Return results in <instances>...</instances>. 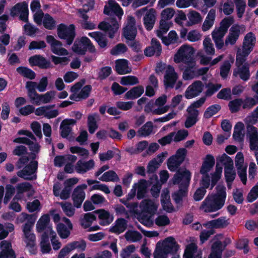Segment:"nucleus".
I'll return each instance as SVG.
<instances>
[{
	"instance_id": "obj_30",
	"label": "nucleus",
	"mask_w": 258,
	"mask_h": 258,
	"mask_svg": "<svg viewBox=\"0 0 258 258\" xmlns=\"http://www.w3.org/2000/svg\"><path fill=\"white\" fill-rule=\"evenodd\" d=\"M127 228V221L123 218H118L115 222V225L110 227L109 232L119 234Z\"/></svg>"
},
{
	"instance_id": "obj_3",
	"label": "nucleus",
	"mask_w": 258,
	"mask_h": 258,
	"mask_svg": "<svg viewBox=\"0 0 258 258\" xmlns=\"http://www.w3.org/2000/svg\"><path fill=\"white\" fill-rule=\"evenodd\" d=\"M258 118L252 113V116L247 117V136L249 140V147L251 150H258V131L256 127L253 126L256 123Z\"/></svg>"
},
{
	"instance_id": "obj_24",
	"label": "nucleus",
	"mask_w": 258,
	"mask_h": 258,
	"mask_svg": "<svg viewBox=\"0 0 258 258\" xmlns=\"http://www.w3.org/2000/svg\"><path fill=\"white\" fill-rule=\"evenodd\" d=\"M234 61V58L231 55L228 57V59L225 60L220 67V76L222 79L226 80L230 73L231 64Z\"/></svg>"
},
{
	"instance_id": "obj_20",
	"label": "nucleus",
	"mask_w": 258,
	"mask_h": 258,
	"mask_svg": "<svg viewBox=\"0 0 258 258\" xmlns=\"http://www.w3.org/2000/svg\"><path fill=\"white\" fill-rule=\"evenodd\" d=\"M178 78L177 73L174 69L171 66H168L164 76V85L166 88L174 87L175 82Z\"/></svg>"
},
{
	"instance_id": "obj_35",
	"label": "nucleus",
	"mask_w": 258,
	"mask_h": 258,
	"mask_svg": "<svg viewBox=\"0 0 258 258\" xmlns=\"http://www.w3.org/2000/svg\"><path fill=\"white\" fill-rule=\"evenodd\" d=\"M215 16L216 10L213 9H211L202 25V28L203 31H207L213 26Z\"/></svg>"
},
{
	"instance_id": "obj_62",
	"label": "nucleus",
	"mask_w": 258,
	"mask_h": 258,
	"mask_svg": "<svg viewBox=\"0 0 258 258\" xmlns=\"http://www.w3.org/2000/svg\"><path fill=\"white\" fill-rule=\"evenodd\" d=\"M233 22L234 20L232 17H226L221 21L219 28L226 33L229 27L233 24Z\"/></svg>"
},
{
	"instance_id": "obj_52",
	"label": "nucleus",
	"mask_w": 258,
	"mask_h": 258,
	"mask_svg": "<svg viewBox=\"0 0 258 258\" xmlns=\"http://www.w3.org/2000/svg\"><path fill=\"white\" fill-rule=\"evenodd\" d=\"M139 83L138 78L135 76H127L121 78L120 84L124 86L135 85Z\"/></svg>"
},
{
	"instance_id": "obj_22",
	"label": "nucleus",
	"mask_w": 258,
	"mask_h": 258,
	"mask_svg": "<svg viewBox=\"0 0 258 258\" xmlns=\"http://www.w3.org/2000/svg\"><path fill=\"white\" fill-rule=\"evenodd\" d=\"M2 250L0 252V258H16L15 251L12 248L11 243L3 240L1 243Z\"/></svg>"
},
{
	"instance_id": "obj_34",
	"label": "nucleus",
	"mask_w": 258,
	"mask_h": 258,
	"mask_svg": "<svg viewBox=\"0 0 258 258\" xmlns=\"http://www.w3.org/2000/svg\"><path fill=\"white\" fill-rule=\"evenodd\" d=\"M115 71L118 74L124 75L131 71L128 69V61L125 59H119L115 61Z\"/></svg>"
},
{
	"instance_id": "obj_6",
	"label": "nucleus",
	"mask_w": 258,
	"mask_h": 258,
	"mask_svg": "<svg viewBox=\"0 0 258 258\" xmlns=\"http://www.w3.org/2000/svg\"><path fill=\"white\" fill-rule=\"evenodd\" d=\"M57 34L60 39L66 40L67 45H71L76 35L75 26L74 24L67 26L61 23L57 26Z\"/></svg>"
},
{
	"instance_id": "obj_11",
	"label": "nucleus",
	"mask_w": 258,
	"mask_h": 258,
	"mask_svg": "<svg viewBox=\"0 0 258 258\" xmlns=\"http://www.w3.org/2000/svg\"><path fill=\"white\" fill-rule=\"evenodd\" d=\"M192 54L191 47L187 45H183L174 55V61L176 63L190 62V61L194 60L191 56Z\"/></svg>"
},
{
	"instance_id": "obj_26",
	"label": "nucleus",
	"mask_w": 258,
	"mask_h": 258,
	"mask_svg": "<svg viewBox=\"0 0 258 258\" xmlns=\"http://www.w3.org/2000/svg\"><path fill=\"white\" fill-rule=\"evenodd\" d=\"M88 35L97 43L100 48L107 47L108 42L105 34L100 31H95L89 32Z\"/></svg>"
},
{
	"instance_id": "obj_63",
	"label": "nucleus",
	"mask_w": 258,
	"mask_h": 258,
	"mask_svg": "<svg viewBox=\"0 0 258 258\" xmlns=\"http://www.w3.org/2000/svg\"><path fill=\"white\" fill-rule=\"evenodd\" d=\"M217 162L221 163L225 167H233V162L232 159L225 153H223L217 159Z\"/></svg>"
},
{
	"instance_id": "obj_4",
	"label": "nucleus",
	"mask_w": 258,
	"mask_h": 258,
	"mask_svg": "<svg viewBox=\"0 0 258 258\" xmlns=\"http://www.w3.org/2000/svg\"><path fill=\"white\" fill-rule=\"evenodd\" d=\"M247 57L236 56L235 66L236 68L233 70V76L238 75L243 81H248L250 77L249 71L250 64L246 62Z\"/></svg>"
},
{
	"instance_id": "obj_44",
	"label": "nucleus",
	"mask_w": 258,
	"mask_h": 258,
	"mask_svg": "<svg viewBox=\"0 0 258 258\" xmlns=\"http://www.w3.org/2000/svg\"><path fill=\"white\" fill-rule=\"evenodd\" d=\"M137 198L138 200H141L145 197L147 192V181L145 179L140 180L139 184H137Z\"/></svg>"
},
{
	"instance_id": "obj_64",
	"label": "nucleus",
	"mask_w": 258,
	"mask_h": 258,
	"mask_svg": "<svg viewBox=\"0 0 258 258\" xmlns=\"http://www.w3.org/2000/svg\"><path fill=\"white\" fill-rule=\"evenodd\" d=\"M217 98L219 99L229 100L231 99V90L230 88L221 89L217 94Z\"/></svg>"
},
{
	"instance_id": "obj_40",
	"label": "nucleus",
	"mask_w": 258,
	"mask_h": 258,
	"mask_svg": "<svg viewBox=\"0 0 258 258\" xmlns=\"http://www.w3.org/2000/svg\"><path fill=\"white\" fill-rule=\"evenodd\" d=\"M50 222V217L48 214L42 215L39 219L36 224V229L38 232H42L46 229Z\"/></svg>"
},
{
	"instance_id": "obj_42",
	"label": "nucleus",
	"mask_w": 258,
	"mask_h": 258,
	"mask_svg": "<svg viewBox=\"0 0 258 258\" xmlns=\"http://www.w3.org/2000/svg\"><path fill=\"white\" fill-rule=\"evenodd\" d=\"M100 180L108 182V181H118L119 178L116 173L113 170H109L105 172L103 174L99 177Z\"/></svg>"
},
{
	"instance_id": "obj_50",
	"label": "nucleus",
	"mask_w": 258,
	"mask_h": 258,
	"mask_svg": "<svg viewBox=\"0 0 258 258\" xmlns=\"http://www.w3.org/2000/svg\"><path fill=\"white\" fill-rule=\"evenodd\" d=\"M44 27L48 30H53L56 26V21L49 14H46L43 20Z\"/></svg>"
},
{
	"instance_id": "obj_48",
	"label": "nucleus",
	"mask_w": 258,
	"mask_h": 258,
	"mask_svg": "<svg viewBox=\"0 0 258 258\" xmlns=\"http://www.w3.org/2000/svg\"><path fill=\"white\" fill-rule=\"evenodd\" d=\"M125 239L128 241L133 242L140 241L142 238V234L138 231H127L124 234Z\"/></svg>"
},
{
	"instance_id": "obj_56",
	"label": "nucleus",
	"mask_w": 258,
	"mask_h": 258,
	"mask_svg": "<svg viewBox=\"0 0 258 258\" xmlns=\"http://www.w3.org/2000/svg\"><path fill=\"white\" fill-rule=\"evenodd\" d=\"M67 245L71 251L75 249H78L81 251H84L86 247V243L84 240H82L80 241H73L68 244Z\"/></svg>"
},
{
	"instance_id": "obj_41",
	"label": "nucleus",
	"mask_w": 258,
	"mask_h": 258,
	"mask_svg": "<svg viewBox=\"0 0 258 258\" xmlns=\"http://www.w3.org/2000/svg\"><path fill=\"white\" fill-rule=\"evenodd\" d=\"M98 117L97 113L89 114L87 118V124L88 131L90 134H93L95 133L96 130L98 128V124L96 118Z\"/></svg>"
},
{
	"instance_id": "obj_18",
	"label": "nucleus",
	"mask_w": 258,
	"mask_h": 258,
	"mask_svg": "<svg viewBox=\"0 0 258 258\" xmlns=\"http://www.w3.org/2000/svg\"><path fill=\"white\" fill-rule=\"evenodd\" d=\"M161 51L162 46L159 41L155 38H153L151 40V46L145 48L144 53L147 56H152L154 55L159 56Z\"/></svg>"
},
{
	"instance_id": "obj_29",
	"label": "nucleus",
	"mask_w": 258,
	"mask_h": 258,
	"mask_svg": "<svg viewBox=\"0 0 258 258\" xmlns=\"http://www.w3.org/2000/svg\"><path fill=\"white\" fill-rule=\"evenodd\" d=\"M229 222L226 217H221L217 219L212 220L204 224L203 225L207 228H224L228 226Z\"/></svg>"
},
{
	"instance_id": "obj_32",
	"label": "nucleus",
	"mask_w": 258,
	"mask_h": 258,
	"mask_svg": "<svg viewBox=\"0 0 258 258\" xmlns=\"http://www.w3.org/2000/svg\"><path fill=\"white\" fill-rule=\"evenodd\" d=\"M144 88L142 85L134 87L128 91L125 94L124 97L127 100H134L141 97L144 93Z\"/></svg>"
},
{
	"instance_id": "obj_27",
	"label": "nucleus",
	"mask_w": 258,
	"mask_h": 258,
	"mask_svg": "<svg viewBox=\"0 0 258 258\" xmlns=\"http://www.w3.org/2000/svg\"><path fill=\"white\" fill-rule=\"evenodd\" d=\"M94 213L98 214V218L100 220L99 224L101 226L108 225L113 221V217L108 211L104 209H98L94 211Z\"/></svg>"
},
{
	"instance_id": "obj_58",
	"label": "nucleus",
	"mask_w": 258,
	"mask_h": 258,
	"mask_svg": "<svg viewBox=\"0 0 258 258\" xmlns=\"http://www.w3.org/2000/svg\"><path fill=\"white\" fill-rule=\"evenodd\" d=\"M224 175L226 181L233 182L236 176L235 172L233 170V166L225 167Z\"/></svg>"
},
{
	"instance_id": "obj_54",
	"label": "nucleus",
	"mask_w": 258,
	"mask_h": 258,
	"mask_svg": "<svg viewBox=\"0 0 258 258\" xmlns=\"http://www.w3.org/2000/svg\"><path fill=\"white\" fill-rule=\"evenodd\" d=\"M236 6L237 16L238 18L242 17L246 7V4L244 0H233Z\"/></svg>"
},
{
	"instance_id": "obj_12",
	"label": "nucleus",
	"mask_w": 258,
	"mask_h": 258,
	"mask_svg": "<svg viewBox=\"0 0 258 258\" xmlns=\"http://www.w3.org/2000/svg\"><path fill=\"white\" fill-rule=\"evenodd\" d=\"M137 34L136 27V21L134 17L130 16L127 19V24L123 29L122 35L127 40H135Z\"/></svg>"
},
{
	"instance_id": "obj_51",
	"label": "nucleus",
	"mask_w": 258,
	"mask_h": 258,
	"mask_svg": "<svg viewBox=\"0 0 258 258\" xmlns=\"http://www.w3.org/2000/svg\"><path fill=\"white\" fill-rule=\"evenodd\" d=\"M221 108V106L219 104L212 105L206 109L204 113V117L205 118H209L216 114Z\"/></svg>"
},
{
	"instance_id": "obj_9",
	"label": "nucleus",
	"mask_w": 258,
	"mask_h": 258,
	"mask_svg": "<svg viewBox=\"0 0 258 258\" xmlns=\"http://www.w3.org/2000/svg\"><path fill=\"white\" fill-rule=\"evenodd\" d=\"M224 204L225 201L213 195L208 196L203 201L200 209L206 213L216 212L222 209Z\"/></svg>"
},
{
	"instance_id": "obj_33",
	"label": "nucleus",
	"mask_w": 258,
	"mask_h": 258,
	"mask_svg": "<svg viewBox=\"0 0 258 258\" xmlns=\"http://www.w3.org/2000/svg\"><path fill=\"white\" fill-rule=\"evenodd\" d=\"M223 248L221 241L217 240L213 243L211 247V253L208 258H222Z\"/></svg>"
},
{
	"instance_id": "obj_31",
	"label": "nucleus",
	"mask_w": 258,
	"mask_h": 258,
	"mask_svg": "<svg viewBox=\"0 0 258 258\" xmlns=\"http://www.w3.org/2000/svg\"><path fill=\"white\" fill-rule=\"evenodd\" d=\"M55 94L56 92L55 91H48L45 94L39 95L38 94L32 103L38 105L40 104L41 102L43 103H49L54 97Z\"/></svg>"
},
{
	"instance_id": "obj_28",
	"label": "nucleus",
	"mask_w": 258,
	"mask_h": 258,
	"mask_svg": "<svg viewBox=\"0 0 258 258\" xmlns=\"http://www.w3.org/2000/svg\"><path fill=\"white\" fill-rule=\"evenodd\" d=\"M215 161L214 156L211 154H208L205 158L200 172L203 175L204 174H208V172L212 169L215 165Z\"/></svg>"
},
{
	"instance_id": "obj_23",
	"label": "nucleus",
	"mask_w": 258,
	"mask_h": 258,
	"mask_svg": "<svg viewBox=\"0 0 258 258\" xmlns=\"http://www.w3.org/2000/svg\"><path fill=\"white\" fill-rule=\"evenodd\" d=\"M156 20V11L151 8L147 11L143 19L144 25L147 31H151L153 28Z\"/></svg>"
},
{
	"instance_id": "obj_19",
	"label": "nucleus",
	"mask_w": 258,
	"mask_h": 258,
	"mask_svg": "<svg viewBox=\"0 0 258 258\" xmlns=\"http://www.w3.org/2000/svg\"><path fill=\"white\" fill-rule=\"evenodd\" d=\"M108 5V6L105 5L104 7V14L108 16L114 14L117 17L121 16L123 15L122 9L114 0H109Z\"/></svg>"
},
{
	"instance_id": "obj_21",
	"label": "nucleus",
	"mask_w": 258,
	"mask_h": 258,
	"mask_svg": "<svg viewBox=\"0 0 258 258\" xmlns=\"http://www.w3.org/2000/svg\"><path fill=\"white\" fill-rule=\"evenodd\" d=\"M241 26L244 27L243 25L240 26L238 24H234L232 26L229 30V33L225 39V43L226 45L228 44L234 45L236 43L240 34Z\"/></svg>"
},
{
	"instance_id": "obj_5",
	"label": "nucleus",
	"mask_w": 258,
	"mask_h": 258,
	"mask_svg": "<svg viewBox=\"0 0 258 258\" xmlns=\"http://www.w3.org/2000/svg\"><path fill=\"white\" fill-rule=\"evenodd\" d=\"M73 51L79 55H85L88 50L91 53H95L96 48L91 40L86 36L76 40L72 46Z\"/></svg>"
},
{
	"instance_id": "obj_46",
	"label": "nucleus",
	"mask_w": 258,
	"mask_h": 258,
	"mask_svg": "<svg viewBox=\"0 0 258 258\" xmlns=\"http://www.w3.org/2000/svg\"><path fill=\"white\" fill-rule=\"evenodd\" d=\"M242 98H236L229 101L228 105L229 110L232 113L238 112L240 109V107L242 106Z\"/></svg>"
},
{
	"instance_id": "obj_16",
	"label": "nucleus",
	"mask_w": 258,
	"mask_h": 258,
	"mask_svg": "<svg viewBox=\"0 0 258 258\" xmlns=\"http://www.w3.org/2000/svg\"><path fill=\"white\" fill-rule=\"evenodd\" d=\"M46 42L50 45L51 51L55 54L58 55H67L68 51L64 48L61 47L62 43L55 39L52 35H47L46 37Z\"/></svg>"
},
{
	"instance_id": "obj_59",
	"label": "nucleus",
	"mask_w": 258,
	"mask_h": 258,
	"mask_svg": "<svg viewBox=\"0 0 258 258\" xmlns=\"http://www.w3.org/2000/svg\"><path fill=\"white\" fill-rule=\"evenodd\" d=\"M176 5L179 8H186L191 5L196 8L197 0H177Z\"/></svg>"
},
{
	"instance_id": "obj_36",
	"label": "nucleus",
	"mask_w": 258,
	"mask_h": 258,
	"mask_svg": "<svg viewBox=\"0 0 258 258\" xmlns=\"http://www.w3.org/2000/svg\"><path fill=\"white\" fill-rule=\"evenodd\" d=\"M95 213H87L84 214L83 218L80 220V224L82 227L84 229L89 228L92 222L96 219Z\"/></svg>"
},
{
	"instance_id": "obj_43",
	"label": "nucleus",
	"mask_w": 258,
	"mask_h": 258,
	"mask_svg": "<svg viewBox=\"0 0 258 258\" xmlns=\"http://www.w3.org/2000/svg\"><path fill=\"white\" fill-rule=\"evenodd\" d=\"M17 72L21 75L30 80H33L36 77L35 73L31 69L25 67H19Z\"/></svg>"
},
{
	"instance_id": "obj_57",
	"label": "nucleus",
	"mask_w": 258,
	"mask_h": 258,
	"mask_svg": "<svg viewBox=\"0 0 258 258\" xmlns=\"http://www.w3.org/2000/svg\"><path fill=\"white\" fill-rule=\"evenodd\" d=\"M112 73V71L110 67L106 66L102 67L98 73V78L101 81L105 80Z\"/></svg>"
},
{
	"instance_id": "obj_25",
	"label": "nucleus",
	"mask_w": 258,
	"mask_h": 258,
	"mask_svg": "<svg viewBox=\"0 0 258 258\" xmlns=\"http://www.w3.org/2000/svg\"><path fill=\"white\" fill-rule=\"evenodd\" d=\"M94 164L95 163L93 159H90L86 162L80 159L76 163L75 169L77 173L83 174L92 169Z\"/></svg>"
},
{
	"instance_id": "obj_45",
	"label": "nucleus",
	"mask_w": 258,
	"mask_h": 258,
	"mask_svg": "<svg viewBox=\"0 0 258 258\" xmlns=\"http://www.w3.org/2000/svg\"><path fill=\"white\" fill-rule=\"evenodd\" d=\"M37 86V83L34 82L28 81L26 83V87L28 90V96L31 103L35 99L36 96L38 95V93L35 90Z\"/></svg>"
},
{
	"instance_id": "obj_47",
	"label": "nucleus",
	"mask_w": 258,
	"mask_h": 258,
	"mask_svg": "<svg viewBox=\"0 0 258 258\" xmlns=\"http://www.w3.org/2000/svg\"><path fill=\"white\" fill-rule=\"evenodd\" d=\"M70 230L62 223H58L56 227L57 233L61 239L67 238L70 236Z\"/></svg>"
},
{
	"instance_id": "obj_15",
	"label": "nucleus",
	"mask_w": 258,
	"mask_h": 258,
	"mask_svg": "<svg viewBox=\"0 0 258 258\" xmlns=\"http://www.w3.org/2000/svg\"><path fill=\"white\" fill-rule=\"evenodd\" d=\"M28 60L31 66H36L41 69L46 70L53 67L50 60L40 54L33 55Z\"/></svg>"
},
{
	"instance_id": "obj_38",
	"label": "nucleus",
	"mask_w": 258,
	"mask_h": 258,
	"mask_svg": "<svg viewBox=\"0 0 258 258\" xmlns=\"http://www.w3.org/2000/svg\"><path fill=\"white\" fill-rule=\"evenodd\" d=\"M206 88L207 90L205 92V96L207 97H210L216 93L221 87V84H214L212 82H208L206 84Z\"/></svg>"
},
{
	"instance_id": "obj_60",
	"label": "nucleus",
	"mask_w": 258,
	"mask_h": 258,
	"mask_svg": "<svg viewBox=\"0 0 258 258\" xmlns=\"http://www.w3.org/2000/svg\"><path fill=\"white\" fill-rule=\"evenodd\" d=\"M127 50L126 46L123 43H119L116 45L110 50V54L112 55H117L125 53Z\"/></svg>"
},
{
	"instance_id": "obj_7",
	"label": "nucleus",
	"mask_w": 258,
	"mask_h": 258,
	"mask_svg": "<svg viewBox=\"0 0 258 258\" xmlns=\"http://www.w3.org/2000/svg\"><path fill=\"white\" fill-rule=\"evenodd\" d=\"M186 154L187 150L185 148L178 149L175 154L167 160V165L168 169L172 172L177 171L178 170L181 171L179 168L184 161Z\"/></svg>"
},
{
	"instance_id": "obj_13",
	"label": "nucleus",
	"mask_w": 258,
	"mask_h": 258,
	"mask_svg": "<svg viewBox=\"0 0 258 258\" xmlns=\"http://www.w3.org/2000/svg\"><path fill=\"white\" fill-rule=\"evenodd\" d=\"M87 188V184L84 183L78 185L74 189L72 194V199L75 207L79 208L81 207L82 203L85 198L84 189Z\"/></svg>"
},
{
	"instance_id": "obj_1",
	"label": "nucleus",
	"mask_w": 258,
	"mask_h": 258,
	"mask_svg": "<svg viewBox=\"0 0 258 258\" xmlns=\"http://www.w3.org/2000/svg\"><path fill=\"white\" fill-rule=\"evenodd\" d=\"M191 177V172L186 169L183 171L178 170L174 175L172 179V183L174 185H179V189L172 195V199L176 204L181 203L183 198L187 196Z\"/></svg>"
},
{
	"instance_id": "obj_10",
	"label": "nucleus",
	"mask_w": 258,
	"mask_h": 258,
	"mask_svg": "<svg viewBox=\"0 0 258 258\" xmlns=\"http://www.w3.org/2000/svg\"><path fill=\"white\" fill-rule=\"evenodd\" d=\"M38 166V162L35 160H31L26 165L23 169L17 172V175L27 180H34L36 179Z\"/></svg>"
},
{
	"instance_id": "obj_8",
	"label": "nucleus",
	"mask_w": 258,
	"mask_h": 258,
	"mask_svg": "<svg viewBox=\"0 0 258 258\" xmlns=\"http://www.w3.org/2000/svg\"><path fill=\"white\" fill-rule=\"evenodd\" d=\"M255 43L256 37L254 34L251 32L247 33L244 37L242 48L238 49L236 56L247 57L253 50Z\"/></svg>"
},
{
	"instance_id": "obj_39",
	"label": "nucleus",
	"mask_w": 258,
	"mask_h": 258,
	"mask_svg": "<svg viewBox=\"0 0 258 258\" xmlns=\"http://www.w3.org/2000/svg\"><path fill=\"white\" fill-rule=\"evenodd\" d=\"M153 130V124L152 121H147L138 131V136L140 137H147L151 135Z\"/></svg>"
},
{
	"instance_id": "obj_17",
	"label": "nucleus",
	"mask_w": 258,
	"mask_h": 258,
	"mask_svg": "<svg viewBox=\"0 0 258 258\" xmlns=\"http://www.w3.org/2000/svg\"><path fill=\"white\" fill-rule=\"evenodd\" d=\"M141 207L142 210L141 216L142 219L144 220H147L149 218L145 213L153 215L156 213L157 208L154 203L150 200L143 201L141 203Z\"/></svg>"
},
{
	"instance_id": "obj_55",
	"label": "nucleus",
	"mask_w": 258,
	"mask_h": 258,
	"mask_svg": "<svg viewBox=\"0 0 258 258\" xmlns=\"http://www.w3.org/2000/svg\"><path fill=\"white\" fill-rule=\"evenodd\" d=\"M242 108L243 109H250L258 103V100L253 96V97H246L244 99H242Z\"/></svg>"
},
{
	"instance_id": "obj_14",
	"label": "nucleus",
	"mask_w": 258,
	"mask_h": 258,
	"mask_svg": "<svg viewBox=\"0 0 258 258\" xmlns=\"http://www.w3.org/2000/svg\"><path fill=\"white\" fill-rule=\"evenodd\" d=\"M204 85L200 80L194 81L186 89L184 93V96L187 99L195 98L202 92Z\"/></svg>"
},
{
	"instance_id": "obj_61",
	"label": "nucleus",
	"mask_w": 258,
	"mask_h": 258,
	"mask_svg": "<svg viewBox=\"0 0 258 258\" xmlns=\"http://www.w3.org/2000/svg\"><path fill=\"white\" fill-rule=\"evenodd\" d=\"M203 45L207 54L213 55L215 53V49L210 38L206 37L204 40Z\"/></svg>"
},
{
	"instance_id": "obj_2",
	"label": "nucleus",
	"mask_w": 258,
	"mask_h": 258,
	"mask_svg": "<svg viewBox=\"0 0 258 258\" xmlns=\"http://www.w3.org/2000/svg\"><path fill=\"white\" fill-rule=\"evenodd\" d=\"M179 248V245L174 238L170 236L166 238L162 242H158L153 255L154 258H168V254L174 255L171 258H180L176 255Z\"/></svg>"
},
{
	"instance_id": "obj_53",
	"label": "nucleus",
	"mask_w": 258,
	"mask_h": 258,
	"mask_svg": "<svg viewBox=\"0 0 258 258\" xmlns=\"http://www.w3.org/2000/svg\"><path fill=\"white\" fill-rule=\"evenodd\" d=\"M28 4L25 2L18 3L13 6L11 10L10 14L11 16L15 17L17 16L19 13H20L24 9L27 10V5Z\"/></svg>"
},
{
	"instance_id": "obj_37",
	"label": "nucleus",
	"mask_w": 258,
	"mask_h": 258,
	"mask_svg": "<svg viewBox=\"0 0 258 258\" xmlns=\"http://www.w3.org/2000/svg\"><path fill=\"white\" fill-rule=\"evenodd\" d=\"M187 66L183 73V78L185 80L192 79L195 75L194 67L195 61L194 60L190 61V62H185Z\"/></svg>"
},
{
	"instance_id": "obj_49",
	"label": "nucleus",
	"mask_w": 258,
	"mask_h": 258,
	"mask_svg": "<svg viewBox=\"0 0 258 258\" xmlns=\"http://www.w3.org/2000/svg\"><path fill=\"white\" fill-rule=\"evenodd\" d=\"M171 24V23L166 22V20L161 19L160 21L159 29L156 31L157 36L158 37H162L164 34L168 31Z\"/></svg>"
}]
</instances>
